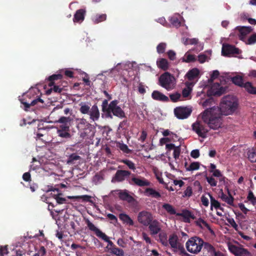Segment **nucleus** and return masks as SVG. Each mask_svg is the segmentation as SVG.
I'll return each mask as SVG.
<instances>
[{
    "instance_id": "1",
    "label": "nucleus",
    "mask_w": 256,
    "mask_h": 256,
    "mask_svg": "<svg viewBox=\"0 0 256 256\" xmlns=\"http://www.w3.org/2000/svg\"><path fill=\"white\" fill-rule=\"evenodd\" d=\"M222 114L220 112L218 106H214L206 110L202 113V118L204 124L214 130H217L222 124Z\"/></svg>"
},
{
    "instance_id": "2",
    "label": "nucleus",
    "mask_w": 256,
    "mask_h": 256,
    "mask_svg": "<svg viewBox=\"0 0 256 256\" xmlns=\"http://www.w3.org/2000/svg\"><path fill=\"white\" fill-rule=\"evenodd\" d=\"M238 105L237 101L234 97L228 96L222 98L218 110L222 115L228 116L236 110Z\"/></svg>"
},
{
    "instance_id": "3",
    "label": "nucleus",
    "mask_w": 256,
    "mask_h": 256,
    "mask_svg": "<svg viewBox=\"0 0 256 256\" xmlns=\"http://www.w3.org/2000/svg\"><path fill=\"white\" fill-rule=\"evenodd\" d=\"M19 100L24 106L26 111L28 110L30 106H34L38 102L44 103V100L36 96V92L32 90H29L21 97L20 96Z\"/></svg>"
},
{
    "instance_id": "4",
    "label": "nucleus",
    "mask_w": 256,
    "mask_h": 256,
    "mask_svg": "<svg viewBox=\"0 0 256 256\" xmlns=\"http://www.w3.org/2000/svg\"><path fill=\"white\" fill-rule=\"evenodd\" d=\"M32 252H27L22 246L14 245L8 247V245L0 246V255L4 256V254H10V256H22L26 255H31Z\"/></svg>"
},
{
    "instance_id": "5",
    "label": "nucleus",
    "mask_w": 256,
    "mask_h": 256,
    "mask_svg": "<svg viewBox=\"0 0 256 256\" xmlns=\"http://www.w3.org/2000/svg\"><path fill=\"white\" fill-rule=\"evenodd\" d=\"M204 244V240L196 236L189 238L186 244V246L188 252L193 254L200 252Z\"/></svg>"
},
{
    "instance_id": "6",
    "label": "nucleus",
    "mask_w": 256,
    "mask_h": 256,
    "mask_svg": "<svg viewBox=\"0 0 256 256\" xmlns=\"http://www.w3.org/2000/svg\"><path fill=\"white\" fill-rule=\"evenodd\" d=\"M158 84L167 90H173L176 85L174 76L168 72H164L158 78Z\"/></svg>"
},
{
    "instance_id": "7",
    "label": "nucleus",
    "mask_w": 256,
    "mask_h": 256,
    "mask_svg": "<svg viewBox=\"0 0 256 256\" xmlns=\"http://www.w3.org/2000/svg\"><path fill=\"white\" fill-rule=\"evenodd\" d=\"M178 236L176 234H173L170 236L168 240V244L171 246L172 250L176 254L184 255V256H192L188 254L185 250L184 246L178 242Z\"/></svg>"
},
{
    "instance_id": "8",
    "label": "nucleus",
    "mask_w": 256,
    "mask_h": 256,
    "mask_svg": "<svg viewBox=\"0 0 256 256\" xmlns=\"http://www.w3.org/2000/svg\"><path fill=\"white\" fill-rule=\"evenodd\" d=\"M87 226L89 230L94 232L96 235L100 238L102 239L106 242L108 243V246H112L113 242L110 240L109 238L104 233L102 232L100 229L97 228L92 222L88 220L86 221Z\"/></svg>"
},
{
    "instance_id": "9",
    "label": "nucleus",
    "mask_w": 256,
    "mask_h": 256,
    "mask_svg": "<svg viewBox=\"0 0 256 256\" xmlns=\"http://www.w3.org/2000/svg\"><path fill=\"white\" fill-rule=\"evenodd\" d=\"M118 100H114L109 104L110 113L112 116H114L119 118H126L124 111L118 106Z\"/></svg>"
},
{
    "instance_id": "10",
    "label": "nucleus",
    "mask_w": 256,
    "mask_h": 256,
    "mask_svg": "<svg viewBox=\"0 0 256 256\" xmlns=\"http://www.w3.org/2000/svg\"><path fill=\"white\" fill-rule=\"evenodd\" d=\"M192 108L188 106H178L174 109L175 116L178 119H185L188 118L192 114Z\"/></svg>"
},
{
    "instance_id": "11",
    "label": "nucleus",
    "mask_w": 256,
    "mask_h": 256,
    "mask_svg": "<svg viewBox=\"0 0 256 256\" xmlns=\"http://www.w3.org/2000/svg\"><path fill=\"white\" fill-rule=\"evenodd\" d=\"M240 50L235 46L230 44H223L222 49V54L224 56H230L234 54H238Z\"/></svg>"
},
{
    "instance_id": "12",
    "label": "nucleus",
    "mask_w": 256,
    "mask_h": 256,
    "mask_svg": "<svg viewBox=\"0 0 256 256\" xmlns=\"http://www.w3.org/2000/svg\"><path fill=\"white\" fill-rule=\"evenodd\" d=\"M130 174L131 172L128 170H118L112 176L111 182L112 183L122 182L125 180H128Z\"/></svg>"
},
{
    "instance_id": "13",
    "label": "nucleus",
    "mask_w": 256,
    "mask_h": 256,
    "mask_svg": "<svg viewBox=\"0 0 256 256\" xmlns=\"http://www.w3.org/2000/svg\"><path fill=\"white\" fill-rule=\"evenodd\" d=\"M192 130L199 136L202 138H206L208 130L206 128L204 124L200 122H196L192 124Z\"/></svg>"
},
{
    "instance_id": "14",
    "label": "nucleus",
    "mask_w": 256,
    "mask_h": 256,
    "mask_svg": "<svg viewBox=\"0 0 256 256\" xmlns=\"http://www.w3.org/2000/svg\"><path fill=\"white\" fill-rule=\"evenodd\" d=\"M138 222L144 226H148L153 220L152 214L146 211H142L139 212L138 216Z\"/></svg>"
},
{
    "instance_id": "15",
    "label": "nucleus",
    "mask_w": 256,
    "mask_h": 256,
    "mask_svg": "<svg viewBox=\"0 0 256 256\" xmlns=\"http://www.w3.org/2000/svg\"><path fill=\"white\" fill-rule=\"evenodd\" d=\"M132 177L128 180V183L132 185H136L138 186L142 187L144 186H150V182L146 178L143 177H135L132 174Z\"/></svg>"
},
{
    "instance_id": "16",
    "label": "nucleus",
    "mask_w": 256,
    "mask_h": 256,
    "mask_svg": "<svg viewBox=\"0 0 256 256\" xmlns=\"http://www.w3.org/2000/svg\"><path fill=\"white\" fill-rule=\"evenodd\" d=\"M72 119L70 116H61L58 122L60 124L58 130H70L71 122Z\"/></svg>"
},
{
    "instance_id": "17",
    "label": "nucleus",
    "mask_w": 256,
    "mask_h": 256,
    "mask_svg": "<svg viewBox=\"0 0 256 256\" xmlns=\"http://www.w3.org/2000/svg\"><path fill=\"white\" fill-rule=\"evenodd\" d=\"M204 253L210 256H223L221 255V253L218 251H216V248L210 244L208 242H204L203 245Z\"/></svg>"
},
{
    "instance_id": "18",
    "label": "nucleus",
    "mask_w": 256,
    "mask_h": 256,
    "mask_svg": "<svg viewBox=\"0 0 256 256\" xmlns=\"http://www.w3.org/2000/svg\"><path fill=\"white\" fill-rule=\"evenodd\" d=\"M230 252L235 256H241V255H246L248 254V251L240 246L231 244L228 246Z\"/></svg>"
},
{
    "instance_id": "19",
    "label": "nucleus",
    "mask_w": 256,
    "mask_h": 256,
    "mask_svg": "<svg viewBox=\"0 0 256 256\" xmlns=\"http://www.w3.org/2000/svg\"><path fill=\"white\" fill-rule=\"evenodd\" d=\"M251 26H237L236 30H238V34L240 40H242L245 36L252 30Z\"/></svg>"
},
{
    "instance_id": "20",
    "label": "nucleus",
    "mask_w": 256,
    "mask_h": 256,
    "mask_svg": "<svg viewBox=\"0 0 256 256\" xmlns=\"http://www.w3.org/2000/svg\"><path fill=\"white\" fill-rule=\"evenodd\" d=\"M150 234L152 235L156 234L161 230L160 223L156 220H152L148 225Z\"/></svg>"
},
{
    "instance_id": "21",
    "label": "nucleus",
    "mask_w": 256,
    "mask_h": 256,
    "mask_svg": "<svg viewBox=\"0 0 256 256\" xmlns=\"http://www.w3.org/2000/svg\"><path fill=\"white\" fill-rule=\"evenodd\" d=\"M76 128L79 132L84 129H88L90 128H92V124L88 123L87 120L84 118L76 119Z\"/></svg>"
},
{
    "instance_id": "22",
    "label": "nucleus",
    "mask_w": 256,
    "mask_h": 256,
    "mask_svg": "<svg viewBox=\"0 0 256 256\" xmlns=\"http://www.w3.org/2000/svg\"><path fill=\"white\" fill-rule=\"evenodd\" d=\"M90 118L94 122L98 120L100 116V112L96 104H94L88 114Z\"/></svg>"
},
{
    "instance_id": "23",
    "label": "nucleus",
    "mask_w": 256,
    "mask_h": 256,
    "mask_svg": "<svg viewBox=\"0 0 256 256\" xmlns=\"http://www.w3.org/2000/svg\"><path fill=\"white\" fill-rule=\"evenodd\" d=\"M176 216H181L184 218V222H185L190 223V219L194 220L196 216L188 210H184L182 211L181 213H177Z\"/></svg>"
},
{
    "instance_id": "24",
    "label": "nucleus",
    "mask_w": 256,
    "mask_h": 256,
    "mask_svg": "<svg viewBox=\"0 0 256 256\" xmlns=\"http://www.w3.org/2000/svg\"><path fill=\"white\" fill-rule=\"evenodd\" d=\"M86 10L84 9H79L77 10L74 14L73 21L74 22H82L85 17Z\"/></svg>"
},
{
    "instance_id": "25",
    "label": "nucleus",
    "mask_w": 256,
    "mask_h": 256,
    "mask_svg": "<svg viewBox=\"0 0 256 256\" xmlns=\"http://www.w3.org/2000/svg\"><path fill=\"white\" fill-rule=\"evenodd\" d=\"M152 98L156 100L163 102H168L169 100L168 98L158 90H154L152 94Z\"/></svg>"
},
{
    "instance_id": "26",
    "label": "nucleus",
    "mask_w": 256,
    "mask_h": 256,
    "mask_svg": "<svg viewBox=\"0 0 256 256\" xmlns=\"http://www.w3.org/2000/svg\"><path fill=\"white\" fill-rule=\"evenodd\" d=\"M222 87L219 83L216 82L211 86L208 92L210 95L220 96L222 94Z\"/></svg>"
},
{
    "instance_id": "27",
    "label": "nucleus",
    "mask_w": 256,
    "mask_h": 256,
    "mask_svg": "<svg viewBox=\"0 0 256 256\" xmlns=\"http://www.w3.org/2000/svg\"><path fill=\"white\" fill-rule=\"evenodd\" d=\"M102 110L104 113L105 118H112V115L110 113L109 104L107 100H103L102 104ZM102 116L104 117V114H102Z\"/></svg>"
},
{
    "instance_id": "28",
    "label": "nucleus",
    "mask_w": 256,
    "mask_h": 256,
    "mask_svg": "<svg viewBox=\"0 0 256 256\" xmlns=\"http://www.w3.org/2000/svg\"><path fill=\"white\" fill-rule=\"evenodd\" d=\"M144 194L147 196H152V198H160L161 195L158 192L152 188H146L144 192Z\"/></svg>"
},
{
    "instance_id": "29",
    "label": "nucleus",
    "mask_w": 256,
    "mask_h": 256,
    "mask_svg": "<svg viewBox=\"0 0 256 256\" xmlns=\"http://www.w3.org/2000/svg\"><path fill=\"white\" fill-rule=\"evenodd\" d=\"M200 74V70L197 68H194L190 70L186 76L189 80H193L197 78Z\"/></svg>"
},
{
    "instance_id": "30",
    "label": "nucleus",
    "mask_w": 256,
    "mask_h": 256,
    "mask_svg": "<svg viewBox=\"0 0 256 256\" xmlns=\"http://www.w3.org/2000/svg\"><path fill=\"white\" fill-rule=\"evenodd\" d=\"M156 64L158 66L163 70H166L169 68V62L168 60L164 58H160L157 60Z\"/></svg>"
},
{
    "instance_id": "31",
    "label": "nucleus",
    "mask_w": 256,
    "mask_h": 256,
    "mask_svg": "<svg viewBox=\"0 0 256 256\" xmlns=\"http://www.w3.org/2000/svg\"><path fill=\"white\" fill-rule=\"evenodd\" d=\"M119 218L124 224L129 226H133L134 224L132 220L126 214H119Z\"/></svg>"
},
{
    "instance_id": "32",
    "label": "nucleus",
    "mask_w": 256,
    "mask_h": 256,
    "mask_svg": "<svg viewBox=\"0 0 256 256\" xmlns=\"http://www.w3.org/2000/svg\"><path fill=\"white\" fill-rule=\"evenodd\" d=\"M208 195L210 198L211 210H212V208L214 207L216 210L220 209L223 211L224 208L220 206V203L216 200L210 193H208Z\"/></svg>"
},
{
    "instance_id": "33",
    "label": "nucleus",
    "mask_w": 256,
    "mask_h": 256,
    "mask_svg": "<svg viewBox=\"0 0 256 256\" xmlns=\"http://www.w3.org/2000/svg\"><path fill=\"white\" fill-rule=\"evenodd\" d=\"M71 248L73 250H76V256H80L81 254H84L86 251V248L76 244H72Z\"/></svg>"
},
{
    "instance_id": "34",
    "label": "nucleus",
    "mask_w": 256,
    "mask_h": 256,
    "mask_svg": "<svg viewBox=\"0 0 256 256\" xmlns=\"http://www.w3.org/2000/svg\"><path fill=\"white\" fill-rule=\"evenodd\" d=\"M119 198L120 200L131 202L134 201V198L126 191L120 192L119 193Z\"/></svg>"
},
{
    "instance_id": "35",
    "label": "nucleus",
    "mask_w": 256,
    "mask_h": 256,
    "mask_svg": "<svg viewBox=\"0 0 256 256\" xmlns=\"http://www.w3.org/2000/svg\"><path fill=\"white\" fill-rule=\"evenodd\" d=\"M182 60L184 62L190 63L196 62V58L194 55L190 54L189 51H188L185 54L184 56L182 58Z\"/></svg>"
},
{
    "instance_id": "36",
    "label": "nucleus",
    "mask_w": 256,
    "mask_h": 256,
    "mask_svg": "<svg viewBox=\"0 0 256 256\" xmlns=\"http://www.w3.org/2000/svg\"><path fill=\"white\" fill-rule=\"evenodd\" d=\"M220 198L223 201L226 202L230 206H233L234 198L230 194L228 193V196L224 192H222Z\"/></svg>"
},
{
    "instance_id": "37",
    "label": "nucleus",
    "mask_w": 256,
    "mask_h": 256,
    "mask_svg": "<svg viewBox=\"0 0 256 256\" xmlns=\"http://www.w3.org/2000/svg\"><path fill=\"white\" fill-rule=\"evenodd\" d=\"M62 75L60 74H54L48 78V80L50 82L48 86H52L54 84V81L62 80Z\"/></svg>"
},
{
    "instance_id": "38",
    "label": "nucleus",
    "mask_w": 256,
    "mask_h": 256,
    "mask_svg": "<svg viewBox=\"0 0 256 256\" xmlns=\"http://www.w3.org/2000/svg\"><path fill=\"white\" fill-rule=\"evenodd\" d=\"M248 158L252 163L256 162V148H252L247 152Z\"/></svg>"
},
{
    "instance_id": "39",
    "label": "nucleus",
    "mask_w": 256,
    "mask_h": 256,
    "mask_svg": "<svg viewBox=\"0 0 256 256\" xmlns=\"http://www.w3.org/2000/svg\"><path fill=\"white\" fill-rule=\"evenodd\" d=\"M244 88L249 94H256V86H254L252 82H246Z\"/></svg>"
},
{
    "instance_id": "40",
    "label": "nucleus",
    "mask_w": 256,
    "mask_h": 256,
    "mask_svg": "<svg viewBox=\"0 0 256 256\" xmlns=\"http://www.w3.org/2000/svg\"><path fill=\"white\" fill-rule=\"evenodd\" d=\"M196 224L200 228H202V224H203L204 226H205L210 233H214L213 230L211 228L209 224H208L203 219L200 218L198 220L196 221Z\"/></svg>"
},
{
    "instance_id": "41",
    "label": "nucleus",
    "mask_w": 256,
    "mask_h": 256,
    "mask_svg": "<svg viewBox=\"0 0 256 256\" xmlns=\"http://www.w3.org/2000/svg\"><path fill=\"white\" fill-rule=\"evenodd\" d=\"M111 252L116 256H123L124 252L122 249L116 247L114 244L112 246H110Z\"/></svg>"
},
{
    "instance_id": "42",
    "label": "nucleus",
    "mask_w": 256,
    "mask_h": 256,
    "mask_svg": "<svg viewBox=\"0 0 256 256\" xmlns=\"http://www.w3.org/2000/svg\"><path fill=\"white\" fill-rule=\"evenodd\" d=\"M232 83L240 86H244V84L243 83L242 77L237 75L232 78Z\"/></svg>"
},
{
    "instance_id": "43",
    "label": "nucleus",
    "mask_w": 256,
    "mask_h": 256,
    "mask_svg": "<svg viewBox=\"0 0 256 256\" xmlns=\"http://www.w3.org/2000/svg\"><path fill=\"white\" fill-rule=\"evenodd\" d=\"M106 19V14H96L94 16L92 20L94 24H98L99 22H104Z\"/></svg>"
},
{
    "instance_id": "44",
    "label": "nucleus",
    "mask_w": 256,
    "mask_h": 256,
    "mask_svg": "<svg viewBox=\"0 0 256 256\" xmlns=\"http://www.w3.org/2000/svg\"><path fill=\"white\" fill-rule=\"evenodd\" d=\"M179 16H174L170 18L169 21L170 24L174 27L178 28L181 25V22H180Z\"/></svg>"
},
{
    "instance_id": "45",
    "label": "nucleus",
    "mask_w": 256,
    "mask_h": 256,
    "mask_svg": "<svg viewBox=\"0 0 256 256\" xmlns=\"http://www.w3.org/2000/svg\"><path fill=\"white\" fill-rule=\"evenodd\" d=\"M162 208L164 209L170 214H176V212L172 206L169 204H164Z\"/></svg>"
},
{
    "instance_id": "46",
    "label": "nucleus",
    "mask_w": 256,
    "mask_h": 256,
    "mask_svg": "<svg viewBox=\"0 0 256 256\" xmlns=\"http://www.w3.org/2000/svg\"><path fill=\"white\" fill-rule=\"evenodd\" d=\"M80 156L77 155L76 154H72L68 156L66 163L69 164H74L75 161L80 160Z\"/></svg>"
},
{
    "instance_id": "47",
    "label": "nucleus",
    "mask_w": 256,
    "mask_h": 256,
    "mask_svg": "<svg viewBox=\"0 0 256 256\" xmlns=\"http://www.w3.org/2000/svg\"><path fill=\"white\" fill-rule=\"evenodd\" d=\"M159 240L164 246H166L168 245L167 234L165 232H160Z\"/></svg>"
},
{
    "instance_id": "48",
    "label": "nucleus",
    "mask_w": 256,
    "mask_h": 256,
    "mask_svg": "<svg viewBox=\"0 0 256 256\" xmlns=\"http://www.w3.org/2000/svg\"><path fill=\"white\" fill-rule=\"evenodd\" d=\"M80 112L84 114H88L90 110V106L86 103H81L80 104Z\"/></svg>"
},
{
    "instance_id": "49",
    "label": "nucleus",
    "mask_w": 256,
    "mask_h": 256,
    "mask_svg": "<svg viewBox=\"0 0 256 256\" xmlns=\"http://www.w3.org/2000/svg\"><path fill=\"white\" fill-rule=\"evenodd\" d=\"M70 131V130H57V132L59 136L66 139H68L72 136Z\"/></svg>"
},
{
    "instance_id": "50",
    "label": "nucleus",
    "mask_w": 256,
    "mask_h": 256,
    "mask_svg": "<svg viewBox=\"0 0 256 256\" xmlns=\"http://www.w3.org/2000/svg\"><path fill=\"white\" fill-rule=\"evenodd\" d=\"M69 199H82L84 202H91V196L88 195H83L80 196H69L68 197Z\"/></svg>"
},
{
    "instance_id": "51",
    "label": "nucleus",
    "mask_w": 256,
    "mask_h": 256,
    "mask_svg": "<svg viewBox=\"0 0 256 256\" xmlns=\"http://www.w3.org/2000/svg\"><path fill=\"white\" fill-rule=\"evenodd\" d=\"M117 146L124 153L130 154L131 150L128 148V146L124 143L118 142Z\"/></svg>"
},
{
    "instance_id": "52",
    "label": "nucleus",
    "mask_w": 256,
    "mask_h": 256,
    "mask_svg": "<svg viewBox=\"0 0 256 256\" xmlns=\"http://www.w3.org/2000/svg\"><path fill=\"white\" fill-rule=\"evenodd\" d=\"M93 128V126L92 125V128H90L88 129H84V130H82L80 132V137L83 139L85 138H88L91 132H92Z\"/></svg>"
},
{
    "instance_id": "53",
    "label": "nucleus",
    "mask_w": 256,
    "mask_h": 256,
    "mask_svg": "<svg viewBox=\"0 0 256 256\" xmlns=\"http://www.w3.org/2000/svg\"><path fill=\"white\" fill-rule=\"evenodd\" d=\"M200 164L198 162H192L186 168V171H193L198 170L200 168Z\"/></svg>"
},
{
    "instance_id": "54",
    "label": "nucleus",
    "mask_w": 256,
    "mask_h": 256,
    "mask_svg": "<svg viewBox=\"0 0 256 256\" xmlns=\"http://www.w3.org/2000/svg\"><path fill=\"white\" fill-rule=\"evenodd\" d=\"M166 46L165 42H160L156 46V51L158 54H163L164 52Z\"/></svg>"
},
{
    "instance_id": "55",
    "label": "nucleus",
    "mask_w": 256,
    "mask_h": 256,
    "mask_svg": "<svg viewBox=\"0 0 256 256\" xmlns=\"http://www.w3.org/2000/svg\"><path fill=\"white\" fill-rule=\"evenodd\" d=\"M122 162L126 164L130 170H134L136 169L135 164L130 160H123Z\"/></svg>"
},
{
    "instance_id": "56",
    "label": "nucleus",
    "mask_w": 256,
    "mask_h": 256,
    "mask_svg": "<svg viewBox=\"0 0 256 256\" xmlns=\"http://www.w3.org/2000/svg\"><path fill=\"white\" fill-rule=\"evenodd\" d=\"M206 179L208 184L211 186H216L217 185V181L212 176H208L206 175Z\"/></svg>"
},
{
    "instance_id": "57",
    "label": "nucleus",
    "mask_w": 256,
    "mask_h": 256,
    "mask_svg": "<svg viewBox=\"0 0 256 256\" xmlns=\"http://www.w3.org/2000/svg\"><path fill=\"white\" fill-rule=\"evenodd\" d=\"M170 98L172 102H175L180 100V94L178 92L172 94L170 95Z\"/></svg>"
},
{
    "instance_id": "58",
    "label": "nucleus",
    "mask_w": 256,
    "mask_h": 256,
    "mask_svg": "<svg viewBox=\"0 0 256 256\" xmlns=\"http://www.w3.org/2000/svg\"><path fill=\"white\" fill-rule=\"evenodd\" d=\"M54 87L52 88H51L50 90H48L46 93L47 94H50L52 91H54V92H58V93H60L62 90L63 88H60L58 86L53 85Z\"/></svg>"
},
{
    "instance_id": "59",
    "label": "nucleus",
    "mask_w": 256,
    "mask_h": 256,
    "mask_svg": "<svg viewBox=\"0 0 256 256\" xmlns=\"http://www.w3.org/2000/svg\"><path fill=\"white\" fill-rule=\"evenodd\" d=\"M61 195H62V194H58L54 196V198L56 199L57 203L58 204H62L66 203V198L60 197V196Z\"/></svg>"
},
{
    "instance_id": "60",
    "label": "nucleus",
    "mask_w": 256,
    "mask_h": 256,
    "mask_svg": "<svg viewBox=\"0 0 256 256\" xmlns=\"http://www.w3.org/2000/svg\"><path fill=\"white\" fill-rule=\"evenodd\" d=\"M46 251L44 246H40L37 252H36L32 256H43L46 254Z\"/></svg>"
},
{
    "instance_id": "61",
    "label": "nucleus",
    "mask_w": 256,
    "mask_h": 256,
    "mask_svg": "<svg viewBox=\"0 0 256 256\" xmlns=\"http://www.w3.org/2000/svg\"><path fill=\"white\" fill-rule=\"evenodd\" d=\"M256 43V33L252 34L248 40L246 44H252Z\"/></svg>"
},
{
    "instance_id": "62",
    "label": "nucleus",
    "mask_w": 256,
    "mask_h": 256,
    "mask_svg": "<svg viewBox=\"0 0 256 256\" xmlns=\"http://www.w3.org/2000/svg\"><path fill=\"white\" fill-rule=\"evenodd\" d=\"M192 90V89L190 87L184 88L182 91V96L184 98L188 97V96L190 94Z\"/></svg>"
},
{
    "instance_id": "63",
    "label": "nucleus",
    "mask_w": 256,
    "mask_h": 256,
    "mask_svg": "<svg viewBox=\"0 0 256 256\" xmlns=\"http://www.w3.org/2000/svg\"><path fill=\"white\" fill-rule=\"evenodd\" d=\"M180 146H176V148L174 150V158L176 160L180 156Z\"/></svg>"
},
{
    "instance_id": "64",
    "label": "nucleus",
    "mask_w": 256,
    "mask_h": 256,
    "mask_svg": "<svg viewBox=\"0 0 256 256\" xmlns=\"http://www.w3.org/2000/svg\"><path fill=\"white\" fill-rule=\"evenodd\" d=\"M167 54L168 56V58L171 60H174L176 59V54L174 50H168L167 52Z\"/></svg>"
}]
</instances>
